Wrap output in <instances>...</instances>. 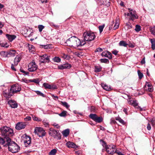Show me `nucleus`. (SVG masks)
I'll return each instance as SVG.
<instances>
[{"label":"nucleus","instance_id":"obj_43","mask_svg":"<svg viewBox=\"0 0 155 155\" xmlns=\"http://www.w3.org/2000/svg\"><path fill=\"white\" fill-rule=\"evenodd\" d=\"M49 89H55L57 88V86L54 84H50Z\"/></svg>","mask_w":155,"mask_h":155},{"label":"nucleus","instance_id":"obj_56","mask_svg":"<svg viewBox=\"0 0 155 155\" xmlns=\"http://www.w3.org/2000/svg\"><path fill=\"white\" fill-rule=\"evenodd\" d=\"M145 90H147L148 91L150 92H152L153 91V89L152 86L150 87L149 88L148 87L147 89L146 88Z\"/></svg>","mask_w":155,"mask_h":155},{"label":"nucleus","instance_id":"obj_52","mask_svg":"<svg viewBox=\"0 0 155 155\" xmlns=\"http://www.w3.org/2000/svg\"><path fill=\"white\" fill-rule=\"evenodd\" d=\"M116 154L118 155H124V154L122 153L120 151L118 150H116V152H115L114 154Z\"/></svg>","mask_w":155,"mask_h":155},{"label":"nucleus","instance_id":"obj_23","mask_svg":"<svg viewBox=\"0 0 155 155\" xmlns=\"http://www.w3.org/2000/svg\"><path fill=\"white\" fill-rule=\"evenodd\" d=\"M66 145L68 147L74 148L75 144L73 142L68 141L66 143Z\"/></svg>","mask_w":155,"mask_h":155},{"label":"nucleus","instance_id":"obj_62","mask_svg":"<svg viewBox=\"0 0 155 155\" xmlns=\"http://www.w3.org/2000/svg\"><path fill=\"white\" fill-rule=\"evenodd\" d=\"M147 130H151V125H150V124H149V123H148L147 124Z\"/></svg>","mask_w":155,"mask_h":155},{"label":"nucleus","instance_id":"obj_41","mask_svg":"<svg viewBox=\"0 0 155 155\" xmlns=\"http://www.w3.org/2000/svg\"><path fill=\"white\" fill-rule=\"evenodd\" d=\"M67 112L66 111L64 110L62 112L59 114V115L61 117H64L66 115Z\"/></svg>","mask_w":155,"mask_h":155},{"label":"nucleus","instance_id":"obj_47","mask_svg":"<svg viewBox=\"0 0 155 155\" xmlns=\"http://www.w3.org/2000/svg\"><path fill=\"white\" fill-rule=\"evenodd\" d=\"M137 72L139 78L140 79H141L143 76V73H141L140 70H138Z\"/></svg>","mask_w":155,"mask_h":155},{"label":"nucleus","instance_id":"obj_54","mask_svg":"<svg viewBox=\"0 0 155 155\" xmlns=\"http://www.w3.org/2000/svg\"><path fill=\"white\" fill-rule=\"evenodd\" d=\"M152 86L151 84H149L148 83H146L145 85L144 89H145L146 88H147V87L149 88L150 87Z\"/></svg>","mask_w":155,"mask_h":155},{"label":"nucleus","instance_id":"obj_49","mask_svg":"<svg viewBox=\"0 0 155 155\" xmlns=\"http://www.w3.org/2000/svg\"><path fill=\"white\" fill-rule=\"evenodd\" d=\"M30 81L31 82H35L36 84H38L39 83V81L38 79L31 80Z\"/></svg>","mask_w":155,"mask_h":155},{"label":"nucleus","instance_id":"obj_53","mask_svg":"<svg viewBox=\"0 0 155 155\" xmlns=\"http://www.w3.org/2000/svg\"><path fill=\"white\" fill-rule=\"evenodd\" d=\"M15 66H16L15 65V64H12L11 66V68L12 70L14 71H16V69L15 68Z\"/></svg>","mask_w":155,"mask_h":155},{"label":"nucleus","instance_id":"obj_11","mask_svg":"<svg viewBox=\"0 0 155 155\" xmlns=\"http://www.w3.org/2000/svg\"><path fill=\"white\" fill-rule=\"evenodd\" d=\"M21 90V86L18 84H15L12 85L11 87L10 91L12 94H14L19 92Z\"/></svg>","mask_w":155,"mask_h":155},{"label":"nucleus","instance_id":"obj_2","mask_svg":"<svg viewBox=\"0 0 155 155\" xmlns=\"http://www.w3.org/2000/svg\"><path fill=\"white\" fill-rule=\"evenodd\" d=\"M2 136L6 139L7 142V138L12 136L13 134V131L12 129L10 127L5 126L2 127L0 129Z\"/></svg>","mask_w":155,"mask_h":155},{"label":"nucleus","instance_id":"obj_12","mask_svg":"<svg viewBox=\"0 0 155 155\" xmlns=\"http://www.w3.org/2000/svg\"><path fill=\"white\" fill-rule=\"evenodd\" d=\"M89 117L97 123H101L103 120V118L101 117H98L95 114H90L89 115Z\"/></svg>","mask_w":155,"mask_h":155},{"label":"nucleus","instance_id":"obj_30","mask_svg":"<svg viewBox=\"0 0 155 155\" xmlns=\"http://www.w3.org/2000/svg\"><path fill=\"white\" fill-rule=\"evenodd\" d=\"M128 44L126 42V41H120L119 43V45L120 46H123L125 47H127Z\"/></svg>","mask_w":155,"mask_h":155},{"label":"nucleus","instance_id":"obj_35","mask_svg":"<svg viewBox=\"0 0 155 155\" xmlns=\"http://www.w3.org/2000/svg\"><path fill=\"white\" fill-rule=\"evenodd\" d=\"M62 57L64 59L69 60L70 58V57L69 55L65 54H63L62 55Z\"/></svg>","mask_w":155,"mask_h":155},{"label":"nucleus","instance_id":"obj_14","mask_svg":"<svg viewBox=\"0 0 155 155\" xmlns=\"http://www.w3.org/2000/svg\"><path fill=\"white\" fill-rule=\"evenodd\" d=\"M26 126V124L24 122H20L17 123L16 126L15 128L17 130H20L24 129Z\"/></svg>","mask_w":155,"mask_h":155},{"label":"nucleus","instance_id":"obj_17","mask_svg":"<svg viewBox=\"0 0 155 155\" xmlns=\"http://www.w3.org/2000/svg\"><path fill=\"white\" fill-rule=\"evenodd\" d=\"M8 103L12 108H16L18 107L17 103L14 100H10L8 101Z\"/></svg>","mask_w":155,"mask_h":155},{"label":"nucleus","instance_id":"obj_59","mask_svg":"<svg viewBox=\"0 0 155 155\" xmlns=\"http://www.w3.org/2000/svg\"><path fill=\"white\" fill-rule=\"evenodd\" d=\"M102 49L100 48H97L95 51V52H101L102 51Z\"/></svg>","mask_w":155,"mask_h":155},{"label":"nucleus","instance_id":"obj_25","mask_svg":"<svg viewBox=\"0 0 155 155\" xmlns=\"http://www.w3.org/2000/svg\"><path fill=\"white\" fill-rule=\"evenodd\" d=\"M70 132L69 130L68 129H67L64 130L62 132L63 135L65 137L68 136Z\"/></svg>","mask_w":155,"mask_h":155},{"label":"nucleus","instance_id":"obj_18","mask_svg":"<svg viewBox=\"0 0 155 155\" xmlns=\"http://www.w3.org/2000/svg\"><path fill=\"white\" fill-rule=\"evenodd\" d=\"M22 58L21 54H19L17 55L14 60V63L15 65L17 66L20 62Z\"/></svg>","mask_w":155,"mask_h":155},{"label":"nucleus","instance_id":"obj_60","mask_svg":"<svg viewBox=\"0 0 155 155\" xmlns=\"http://www.w3.org/2000/svg\"><path fill=\"white\" fill-rule=\"evenodd\" d=\"M126 26L129 29H131L132 28V25L130 23L127 24Z\"/></svg>","mask_w":155,"mask_h":155},{"label":"nucleus","instance_id":"obj_1","mask_svg":"<svg viewBox=\"0 0 155 155\" xmlns=\"http://www.w3.org/2000/svg\"><path fill=\"white\" fill-rule=\"evenodd\" d=\"M65 43L68 46L75 48L84 45L86 42L84 41H81L76 37L72 36L67 39Z\"/></svg>","mask_w":155,"mask_h":155},{"label":"nucleus","instance_id":"obj_9","mask_svg":"<svg viewBox=\"0 0 155 155\" xmlns=\"http://www.w3.org/2000/svg\"><path fill=\"white\" fill-rule=\"evenodd\" d=\"M127 101L128 103L130 105L133 106L137 109H139L140 111L143 110V109L140 106H138V103L137 100H132L130 97L127 100Z\"/></svg>","mask_w":155,"mask_h":155},{"label":"nucleus","instance_id":"obj_28","mask_svg":"<svg viewBox=\"0 0 155 155\" xmlns=\"http://www.w3.org/2000/svg\"><path fill=\"white\" fill-rule=\"evenodd\" d=\"M6 140V139H5ZM5 139L1 137H0V144L2 145H3L5 147H7V143L5 144Z\"/></svg>","mask_w":155,"mask_h":155},{"label":"nucleus","instance_id":"obj_31","mask_svg":"<svg viewBox=\"0 0 155 155\" xmlns=\"http://www.w3.org/2000/svg\"><path fill=\"white\" fill-rule=\"evenodd\" d=\"M57 152V150L55 149L52 150L49 153V155H55Z\"/></svg>","mask_w":155,"mask_h":155},{"label":"nucleus","instance_id":"obj_5","mask_svg":"<svg viewBox=\"0 0 155 155\" xmlns=\"http://www.w3.org/2000/svg\"><path fill=\"white\" fill-rule=\"evenodd\" d=\"M83 37L84 38L83 41H90L94 39L95 38L94 34L93 32L89 31H87L84 32L83 34Z\"/></svg>","mask_w":155,"mask_h":155},{"label":"nucleus","instance_id":"obj_13","mask_svg":"<svg viewBox=\"0 0 155 155\" xmlns=\"http://www.w3.org/2000/svg\"><path fill=\"white\" fill-rule=\"evenodd\" d=\"M41 59L40 62L41 63H45L46 62H49L50 61L49 56H48L46 54H44L40 56Z\"/></svg>","mask_w":155,"mask_h":155},{"label":"nucleus","instance_id":"obj_24","mask_svg":"<svg viewBox=\"0 0 155 155\" xmlns=\"http://www.w3.org/2000/svg\"><path fill=\"white\" fill-rule=\"evenodd\" d=\"M101 86L103 89L106 91H109L110 89V86H108V85L105 84H102Z\"/></svg>","mask_w":155,"mask_h":155},{"label":"nucleus","instance_id":"obj_22","mask_svg":"<svg viewBox=\"0 0 155 155\" xmlns=\"http://www.w3.org/2000/svg\"><path fill=\"white\" fill-rule=\"evenodd\" d=\"M6 36L10 41H12L16 38V36L14 35H10L8 34H6Z\"/></svg>","mask_w":155,"mask_h":155},{"label":"nucleus","instance_id":"obj_46","mask_svg":"<svg viewBox=\"0 0 155 155\" xmlns=\"http://www.w3.org/2000/svg\"><path fill=\"white\" fill-rule=\"evenodd\" d=\"M105 26V25L103 24L102 25L99 26L98 28L100 32L101 33L103 30V29Z\"/></svg>","mask_w":155,"mask_h":155},{"label":"nucleus","instance_id":"obj_3","mask_svg":"<svg viewBox=\"0 0 155 155\" xmlns=\"http://www.w3.org/2000/svg\"><path fill=\"white\" fill-rule=\"evenodd\" d=\"M7 146H8V149L12 153H15L18 152L20 148L19 146L15 143L11 141L10 138H7Z\"/></svg>","mask_w":155,"mask_h":155},{"label":"nucleus","instance_id":"obj_36","mask_svg":"<svg viewBox=\"0 0 155 155\" xmlns=\"http://www.w3.org/2000/svg\"><path fill=\"white\" fill-rule=\"evenodd\" d=\"M61 104L64 106L66 108H68L69 107V105L66 102H63L61 101Z\"/></svg>","mask_w":155,"mask_h":155},{"label":"nucleus","instance_id":"obj_55","mask_svg":"<svg viewBox=\"0 0 155 155\" xmlns=\"http://www.w3.org/2000/svg\"><path fill=\"white\" fill-rule=\"evenodd\" d=\"M116 123V122L114 118H111L110 120V124H115Z\"/></svg>","mask_w":155,"mask_h":155},{"label":"nucleus","instance_id":"obj_4","mask_svg":"<svg viewBox=\"0 0 155 155\" xmlns=\"http://www.w3.org/2000/svg\"><path fill=\"white\" fill-rule=\"evenodd\" d=\"M100 141L102 143L101 144L106 150L107 152L109 154H114L115 152H116V147L114 145H107L106 143L102 140H101Z\"/></svg>","mask_w":155,"mask_h":155},{"label":"nucleus","instance_id":"obj_26","mask_svg":"<svg viewBox=\"0 0 155 155\" xmlns=\"http://www.w3.org/2000/svg\"><path fill=\"white\" fill-rule=\"evenodd\" d=\"M151 43V48L153 50L155 49V39H150Z\"/></svg>","mask_w":155,"mask_h":155},{"label":"nucleus","instance_id":"obj_37","mask_svg":"<svg viewBox=\"0 0 155 155\" xmlns=\"http://www.w3.org/2000/svg\"><path fill=\"white\" fill-rule=\"evenodd\" d=\"M119 24L118 23V20H116L115 22V24L113 28L115 30L118 28L119 27Z\"/></svg>","mask_w":155,"mask_h":155},{"label":"nucleus","instance_id":"obj_61","mask_svg":"<svg viewBox=\"0 0 155 155\" xmlns=\"http://www.w3.org/2000/svg\"><path fill=\"white\" fill-rule=\"evenodd\" d=\"M21 72L25 74L26 75H28L29 74V72L27 71H26L23 70H20Z\"/></svg>","mask_w":155,"mask_h":155},{"label":"nucleus","instance_id":"obj_50","mask_svg":"<svg viewBox=\"0 0 155 155\" xmlns=\"http://www.w3.org/2000/svg\"><path fill=\"white\" fill-rule=\"evenodd\" d=\"M36 93L38 95L41 96L43 97H45L44 94L39 91H36Z\"/></svg>","mask_w":155,"mask_h":155},{"label":"nucleus","instance_id":"obj_57","mask_svg":"<svg viewBox=\"0 0 155 155\" xmlns=\"http://www.w3.org/2000/svg\"><path fill=\"white\" fill-rule=\"evenodd\" d=\"M31 119V118L30 116H27L24 118V120L25 121L30 120Z\"/></svg>","mask_w":155,"mask_h":155},{"label":"nucleus","instance_id":"obj_63","mask_svg":"<svg viewBox=\"0 0 155 155\" xmlns=\"http://www.w3.org/2000/svg\"><path fill=\"white\" fill-rule=\"evenodd\" d=\"M151 124L153 126L155 125V120L152 119L151 121Z\"/></svg>","mask_w":155,"mask_h":155},{"label":"nucleus","instance_id":"obj_29","mask_svg":"<svg viewBox=\"0 0 155 155\" xmlns=\"http://www.w3.org/2000/svg\"><path fill=\"white\" fill-rule=\"evenodd\" d=\"M115 119L116 120L119 121L120 123L123 125H124L125 124V123L124 120L119 117H116L115 118Z\"/></svg>","mask_w":155,"mask_h":155},{"label":"nucleus","instance_id":"obj_58","mask_svg":"<svg viewBox=\"0 0 155 155\" xmlns=\"http://www.w3.org/2000/svg\"><path fill=\"white\" fill-rule=\"evenodd\" d=\"M53 125L57 128L59 129L60 128V126H59L58 124L56 123L53 124Z\"/></svg>","mask_w":155,"mask_h":155},{"label":"nucleus","instance_id":"obj_27","mask_svg":"<svg viewBox=\"0 0 155 155\" xmlns=\"http://www.w3.org/2000/svg\"><path fill=\"white\" fill-rule=\"evenodd\" d=\"M28 47L30 52H34L35 47L34 46L28 44Z\"/></svg>","mask_w":155,"mask_h":155},{"label":"nucleus","instance_id":"obj_42","mask_svg":"<svg viewBox=\"0 0 155 155\" xmlns=\"http://www.w3.org/2000/svg\"><path fill=\"white\" fill-rule=\"evenodd\" d=\"M38 28L39 31L41 32L42 31V30L45 28V26L42 25H38Z\"/></svg>","mask_w":155,"mask_h":155},{"label":"nucleus","instance_id":"obj_39","mask_svg":"<svg viewBox=\"0 0 155 155\" xmlns=\"http://www.w3.org/2000/svg\"><path fill=\"white\" fill-rule=\"evenodd\" d=\"M141 30V27L140 25H137L135 26V30L137 32H138Z\"/></svg>","mask_w":155,"mask_h":155},{"label":"nucleus","instance_id":"obj_6","mask_svg":"<svg viewBox=\"0 0 155 155\" xmlns=\"http://www.w3.org/2000/svg\"><path fill=\"white\" fill-rule=\"evenodd\" d=\"M128 10L129 13L127 12L124 13V15L129 17V20L134 21L135 19L138 18V16L137 15L135 10L130 8H128Z\"/></svg>","mask_w":155,"mask_h":155},{"label":"nucleus","instance_id":"obj_34","mask_svg":"<svg viewBox=\"0 0 155 155\" xmlns=\"http://www.w3.org/2000/svg\"><path fill=\"white\" fill-rule=\"evenodd\" d=\"M150 30L151 33L155 36V26L152 27H150Z\"/></svg>","mask_w":155,"mask_h":155},{"label":"nucleus","instance_id":"obj_7","mask_svg":"<svg viewBox=\"0 0 155 155\" xmlns=\"http://www.w3.org/2000/svg\"><path fill=\"white\" fill-rule=\"evenodd\" d=\"M48 134L54 138L60 140L61 138V134L58 130L51 128L49 129Z\"/></svg>","mask_w":155,"mask_h":155},{"label":"nucleus","instance_id":"obj_40","mask_svg":"<svg viewBox=\"0 0 155 155\" xmlns=\"http://www.w3.org/2000/svg\"><path fill=\"white\" fill-rule=\"evenodd\" d=\"M54 62H59L61 61V59L58 57H55L53 58Z\"/></svg>","mask_w":155,"mask_h":155},{"label":"nucleus","instance_id":"obj_45","mask_svg":"<svg viewBox=\"0 0 155 155\" xmlns=\"http://www.w3.org/2000/svg\"><path fill=\"white\" fill-rule=\"evenodd\" d=\"M101 68L98 67H95L94 71L96 72H98L101 70Z\"/></svg>","mask_w":155,"mask_h":155},{"label":"nucleus","instance_id":"obj_48","mask_svg":"<svg viewBox=\"0 0 155 155\" xmlns=\"http://www.w3.org/2000/svg\"><path fill=\"white\" fill-rule=\"evenodd\" d=\"M32 118L35 121H40L41 120V119L40 118H38L37 117H36L35 116L33 117Z\"/></svg>","mask_w":155,"mask_h":155},{"label":"nucleus","instance_id":"obj_8","mask_svg":"<svg viewBox=\"0 0 155 155\" xmlns=\"http://www.w3.org/2000/svg\"><path fill=\"white\" fill-rule=\"evenodd\" d=\"M34 133L39 137H43L45 136L46 133L45 130L42 128L36 127L35 128Z\"/></svg>","mask_w":155,"mask_h":155},{"label":"nucleus","instance_id":"obj_64","mask_svg":"<svg viewBox=\"0 0 155 155\" xmlns=\"http://www.w3.org/2000/svg\"><path fill=\"white\" fill-rule=\"evenodd\" d=\"M51 96L53 99L56 100L58 99V97L57 96H54V94H52Z\"/></svg>","mask_w":155,"mask_h":155},{"label":"nucleus","instance_id":"obj_32","mask_svg":"<svg viewBox=\"0 0 155 155\" xmlns=\"http://www.w3.org/2000/svg\"><path fill=\"white\" fill-rule=\"evenodd\" d=\"M0 54L3 57H8L7 51H1L0 52Z\"/></svg>","mask_w":155,"mask_h":155},{"label":"nucleus","instance_id":"obj_16","mask_svg":"<svg viewBox=\"0 0 155 155\" xmlns=\"http://www.w3.org/2000/svg\"><path fill=\"white\" fill-rule=\"evenodd\" d=\"M71 67V64L67 63L58 66V68L59 69L63 70L66 69H69Z\"/></svg>","mask_w":155,"mask_h":155},{"label":"nucleus","instance_id":"obj_38","mask_svg":"<svg viewBox=\"0 0 155 155\" xmlns=\"http://www.w3.org/2000/svg\"><path fill=\"white\" fill-rule=\"evenodd\" d=\"M43 86L45 89H49V88H50V84L47 83H44L43 84Z\"/></svg>","mask_w":155,"mask_h":155},{"label":"nucleus","instance_id":"obj_44","mask_svg":"<svg viewBox=\"0 0 155 155\" xmlns=\"http://www.w3.org/2000/svg\"><path fill=\"white\" fill-rule=\"evenodd\" d=\"M41 46L42 47V48H44L45 49H50L51 47V45H41Z\"/></svg>","mask_w":155,"mask_h":155},{"label":"nucleus","instance_id":"obj_21","mask_svg":"<svg viewBox=\"0 0 155 155\" xmlns=\"http://www.w3.org/2000/svg\"><path fill=\"white\" fill-rule=\"evenodd\" d=\"M12 92H7L6 90L4 91L3 92V94L4 96L7 98H8L11 97L12 95Z\"/></svg>","mask_w":155,"mask_h":155},{"label":"nucleus","instance_id":"obj_33","mask_svg":"<svg viewBox=\"0 0 155 155\" xmlns=\"http://www.w3.org/2000/svg\"><path fill=\"white\" fill-rule=\"evenodd\" d=\"M101 62L102 63L108 64L109 62V60L106 58H102L100 60Z\"/></svg>","mask_w":155,"mask_h":155},{"label":"nucleus","instance_id":"obj_15","mask_svg":"<svg viewBox=\"0 0 155 155\" xmlns=\"http://www.w3.org/2000/svg\"><path fill=\"white\" fill-rule=\"evenodd\" d=\"M101 55L103 57L107 58L109 59H111L112 58L111 53L107 51H103Z\"/></svg>","mask_w":155,"mask_h":155},{"label":"nucleus","instance_id":"obj_10","mask_svg":"<svg viewBox=\"0 0 155 155\" xmlns=\"http://www.w3.org/2000/svg\"><path fill=\"white\" fill-rule=\"evenodd\" d=\"M38 68V66L34 61L30 62L28 65V70L30 72H34L36 71Z\"/></svg>","mask_w":155,"mask_h":155},{"label":"nucleus","instance_id":"obj_19","mask_svg":"<svg viewBox=\"0 0 155 155\" xmlns=\"http://www.w3.org/2000/svg\"><path fill=\"white\" fill-rule=\"evenodd\" d=\"M24 142L26 145H28L30 144L31 143V137L29 136H26L24 140Z\"/></svg>","mask_w":155,"mask_h":155},{"label":"nucleus","instance_id":"obj_51","mask_svg":"<svg viewBox=\"0 0 155 155\" xmlns=\"http://www.w3.org/2000/svg\"><path fill=\"white\" fill-rule=\"evenodd\" d=\"M0 46L3 47L7 48L8 47L9 45H8L7 44L5 43V44H0Z\"/></svg>","mask_w":155,"mask_h":155},{"label":"nucleus","instance_id":"obj_20","mask_svg":"<svg viewBox=\"0 0 155 155\" xmlns=\"http://www.w3.org/2000/svg\"><path fill=\"white\" fill-rule=\"evenodd\" d=\"M7 52L8 53V57H14L15 56L16 54V51L15 50H11Z\"/></svg>","mask_w":155,"mask_h":155}]
</instances>
